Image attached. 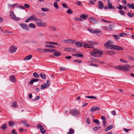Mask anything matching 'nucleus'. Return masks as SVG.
Listing matches in <instances>:
<instances>
[{"mask_svg":"<svg viewBox=\"0 0 134 134\" xmlns=\"http://www.w3.org/2000/svg\"><path fill=\"white\" fill-rule=\"evenodd\" d=\"M108 54L110 55H112L115 54L114 52L110 51H108Z\"/></svg>","mask_w":134,"mask_h":134,"instance_id":"obj_48","label":"nucleus"},{"mask_svg":"<svg viewBox=\"0 0 134 134\" xmlns=\"http://www.w3.org/2000/svg\"><path fill=\"white\" fill-rule=\"evenodd\" d=\"M53 55L54 56L58 57L61 55V53L60 52L57 51L55 49L53 53Z\"/></svg>","mask_w":134,"mask_h":134,"instance_id":"obj_14","label":"nucleus"},{"mask_svg":"<svg viewBox=\"0 0 134 134\" xmlns=\"http://www.w3.org/2000/svg\"><path fill=\"white\" fill-rule=\"evenodd\" d=\"M16 104V102H15L13 103L12 105V106L14 108H16L18 107V106Z\"/></svg>","mask_w":134,"mask_h":134,"instance_id":"obj_41","label":"nucleus"},{"mask_svg":"<svg viewBox=\"0 0 134 134\" xmlns=\"http://www.w3.org/2000/svg\"><path fill=\"white\" fill-rule=\"evenodd\" d=\"M112 25H110L108 27H106L105 29L108 30H112Z\"/></svg>","mask_w":134,"mask_h":134,"instance_id":"obj_34","label":"nucleus"},{"mask_svg":"<svg viewBox=\"0 0 134 134\" xmlns=\"http://www.w3.org/2000/svg\"><path fill=\"white\" fill-rule=\"evenodd\" d=\"M70 113L74 116H77L78 115H80V111L76 109H74L70 111Z\"/></svg>","mask_w":134,"mask_h":134,"instance_id":"obj_4","label":"nucleus"},{"mask_svg":"<svg viewBox=\"0 0 134 134\" xmlns=\"http://www.w3.org/2000/svg\"><path fill=\"white\" fill-rule=\"evenodd\" d=\"M66 13L68 14H71L73 13V12L70 9H68Z\"/></svg>","mask_w":134,"mask_h":134,"instance_id":"obj_44","label":"nucleus"},{"mask_svg":"<svg viewBox=\"0 0 134 134\" xmlns=\"http://www.w3.org/2000/svg\"><path fill=\"white\" fill-rule=\"evenodd\" d=\"M35 21L36 22L39 23L41 22L42 21V20L40 18H37L36 19Z\"/></svg>","mask_w":134,"mask_h":134,"instance_id":"obj_49","label":"nucleus"},{"mask_svg":"<svg viewBox=\"0 0 134 134\" xmlns=\"http://www.w3.org/2000/svg\"><path fill=\"white\" fill-rule=\"evenodd\" d=\"M4 33L5 34H7L8 33L11 34L12 33V32L11 31H5L4 32Z\"/></svg>","mask_w":134,"mask_h":134,"instance_id":"obj_60","label":"nucleus"},{"mask_svg":"<svg viewBox=\"0 0 134 134\" xmlns=\"http://www.w3.org/2000/svg\"><path fill=\"white\" fill-rule=\"evenodd\" d=\"M100 109V108L97 107H94L92 108L90 110L91 112H93L97 110H99Z\"/></svg>","mask_w":134,"mask_h":134,"instance_id":"obj_13","label":"nucleus"},{"mask_svg":"<svg viewBox=\"0 0 134 134\" xmlns=\"http://www.w3.org/2000/svg\"><path fill=\"white\" fill-rule=\"evenodd\" d=\"M73 55L74 56H77L79 57H83V55L82 54H73Z\"/></svg>","mask_w":134,"mask_h":134,"instance_id":"obj_30","label":"nucleus"},{"mask_svg":"<svg viewBox=\"0 0 134 134\" xmlns=\"http://www.w3.org/2000/svg\"><path fill=\"white\" fill-rule=\"evenodd\" d=\"M49 29L50 30H53L54 31H55L56 30V28L55 27L53 26H51L49 27Z\"/></svg>","mask_w":134,"mask_h":134,"instance_id":"obj_33","label":"nucleus"},{"mask_svg":"<svg viewBox=\"0 0 134 134\" xmlns=\"http://www.w3.org/2000/svg\"><path fill=\"white\" fill-rule=\"evenodd\" d=\"M100 128V127L99 126H98L97 127H94L93 129V130L94 131H96L98 130Z\"/></svg>","mask_w":134,"mask_h":134,"instance_id":"obj_45","label":"nucleus"},{"mask_svg":"<svg viewBox=\"0 0 134 134\" xmlns=\"http://www.w3.org/2000/svg\"><path fill=\"white\" fill-rule=\"evenodd\" d=\"M113 36L114 38L117 40H118L120 38V36L119 35L117 36L115 35H113Z\"/></svg>","mask_w":134,"mask_h":134,"instance_id":"obj_28","label":"nucleus"},{"mask_svg":"<svg viewBox=\"0 0 134 134\" xmlns=\"http://www.w3.org/2000/svg\"><path fill=\"white\" fill-rule=\"evenodd\" d=\"M9 125L10 126H13L14 125V124L13 122L12 121H10L8 122Z\"/></svg>","mask_w":134,"mask_h":134,"instance_id":"obj_31","label":"nucleus"},{"mask_svg":"<svg viewBox=\"0 0 134 134\" xmlns=\"http://www.w3.org/2000/svg\"><path fill=\"white\" fill-rule=\"evenodd\" d=\"M50 82L49 80H47V87H48L50 86Z\"/></svg>","mask_w":134,"mask_h":134,"instance_id":"obj_52","label":"nucleus"},{"mask_svg":"<svg viewBox=\"0 0 134 134\" xmlns=\"http://www.w3.org/2000/svg\"><path fill=\"white\" fill-rule=\"evenodd\" d=\"M40 75L41 77L43 79H45L46 78V77L45 75L41 73L40 74Z\"/></svg>","mask_w":134,"mask_h":134,"instance_id":"obj_43","label":"nucleus"},{"mask_svg":"<svg viewBox=\"0 0 134 134\" xmlns=\"http://www.w3.org/2000/svg\"><path fill=\"white\" fill-rule=\"evenodd\" d=\"M65 50L68 51H75V49L72 48H65Z\"/></svg>","mask_w":134,"mask_h":134,"instance_id":"obj_24","label":"nucleus"},{"mask_svg":"<svg viewBox=\"0 0 134 134\" xmlns=\"http://www.w3.org/2000/svg\"><path fill=\"white\" fill-rule=\"evenodd\" d=\"M67 69H66V68L64 67H62L60 69V70L61 71H64L65 70H67Z\"/></svg>","mask_w":134,"mask_h":134,"instance_id":"obj_61","label":"nucleus"},{"mask_svg":"<svg viewBox=\"0 0 134 134\" xmlns=\"http://www.w3.org/2000/svg\"><path fill=\"white\" fill-rule=\"evenodd\" d=\"M87 30L88 31L93 34H96L100 32V30L97 29H96L95 30H93V29H90L89 28H88Z\"/></svg>","mask_w":134,"mask_h":134,"instance_id":"obj_8","label":"nucleus"},{"mask_svg":"<svg viewBox=\"0 0 134 134\" xmlns=\"http://www.w3.org/2000/svg\"><path fill=\"white\" fill-rule=\"evenodd\" d=\"M36 51H39L40 52H43V50L42 49L40 48H37L36 49Z\"/></svg>","mask_w":134,"mask_h":134,"instance_id":"obj_58","label":"nucleus"},{"mask_svg":"<svg viewBox=\"0 0 134 134\" xmlns=\"http://www.w3.org/2000/svg\"><path fill=\"white\" fill-rule=\"evenodd\" d=\"M113 128V125H110L105 129V132H107L109 130L112 129Z\"/></svg>","mask_w":134,"mask_h":134,"instance_id":"obj_23","label":"nucleus"},{"mask_svg":"<svg viewBox=\"0 0 134 134\" xmlns=\"http://www.w3.org/2000/svg\"><path fill=\"white\" fill-rule=\"evenodd\" d=\"M20 25V26L23 29L26 30H28L29 27L27 25L24 23H21Z\"/></svg>","mask_w":134,"mask_h":134,"instance_id":"obj_7","label":"nucleus"},{"mask_svg":"<svg viewBox=\"0 0 134 134\" xmlns=\"http://www.w3.org/2000/svg\"><path fill=\"white\" fill-rule=\"evenodd\" d=\"M130 17H132L134 16V13H128L127 14Z\"/></svg>","mask_w":134,"mask_h":134,"instance_id":"obj_40","label":"nucleus"},{"mask_svg":"<svg viewBox=\"0 0 134 134\" xmlns=\"http://www.w3.org/2000/svg\"><path fill=\"white\" fill-rule=\"evenodd\" d=\"M93 121L94 122L96 123L97 124L99 125L100 124V122L97 119H94Z\"/></svg>","mask_w":134,"mask_h":134,"instance_id":"obj_39","label":"nucleus"},{"mask_svg":"<svg viewBox=\"0 0 134 134\" xmlns=\"http://www.w3.org/2000/svg\"><path fill=\"white\" fill-rule=\"evenodd\" d=\"M31 20H34L35 21L36 18V16L34 15H33L31 17H30Z\"/></svg>","mask_w":134,"mask_h":134,"instance_id":"obj_37","label":"nucleus"},{"mask_svg":"<svg viewBox=\"0 0 134 134\" xmlns=\"http://www.w3.org/2000/svg\"><path fill=\"white\" fill-rule=\"evenodd\" d=\"M90 54L94 57H100L101 55L103 54V52L102 51L100 50H95L94 51L91 52Z\"/></svg>","mask_w":134,"mask_h":134,"instance_id":"obj_2","label":"nucleus"},{"mask_svg":"<svg viewBox=\"0 0 134 134\" xmlns=\"http://www.w3.org/2000/svg\"><path fill=\"white\" fill-rule=\"evenodd\" d=\"M16 47L14 46H12L9 48V51L11 53H14L16 52Z\"/></svg>","mask_w":134,"mask_h":134,"instance_id":"obj_6","label":"nucleus"},{"mask_svg":"<svg viewBox=\"0 0 134 134\" xmlns=\"http://www.w3.org/2000/svg\"><path fill=\"white\" fill-rule=\"evenodd\" d=\"M119 12L120 13L121 15L125 16V13L124 12V11L122 10H119Z\"/></svg>","mask_w":134,"mask_h":134,"instance_id":"obj_51","label":"nucleus"},{"mask_svg":"<svg viewBox=\"0 0 134 134\" xmlns=\"http://www.w3.org/2000/svg\"><path fill=\"white\" fill-rule=\"evenodd\" d=\"M9 80L12 82L15 83L16 81L15 77L14 75H11L9 76Z\"/></svg>","mask_w":134,"mask_h":134,"instance_id":"obj_10","label":"nucleus"},{"mask_svg":"<svg viewBox=\"0 0 134 134\" xmlns=\"http://www.w3.org/2000/svg\"><path fill=\"white\" fill-rule=\"evenodd\" d=\"M46 87H47L46 84L45 83H44L40 87V89H43Z\"/></svg>","mask_w":134,"mask_h":134,"instance_id":"obj_36","label":"nucleus"},{"mask_svg":"<svg viewBox=\"0 0 134 134\" xmlns=\"http://www.w3.org/2000/svg\"><path fill=\"white\" fill-rule=\"evenodd\" d=\"M36 24L38 26H43L46 27L47 26V23L45 22L42 23H36Z\"/></svg>","mask_w":134,"mask_h":134,"instance_id":"obj_15","label":"nucleus"},{"mask_svg":"<svg viewBox=\"0 0 134 134\" xmlns=\"http://www.w3.org/2000/svg\"><path fill=\"white\" fill-rule=\"evenodd\" d=\"M10 15L11 18L13 19L17 20H20V19L19 18H16L14 15V13L13 12H10Z\"/></svg>","mask_w":134,"mask_h":134,"instance_id":"obj_9","label":"nucleus"},{"mask_svg":"<svg viewBox=\"0 0 134 134\" xmlns=\"http://www.w3.org/2000/svg\"><path fill=\"white\" fill-rule=\"evenodd\" d=\"M62 5L64 8H69V7L67 6L66 4L65 3H64L62 4Z\"/></svg>","mask_w":134,"mask_h":134,"instance_id":"obj_50","label":"nucleus"},{"mask_svg":"<svg viewBox=\"0 0 134 134\" xmlns=\"http://www.w3.org/2000/svg\"><path fill=\"white\" fill-rule=\"evenodd\" d=\"M123 68L124 71H129L130 69V65H128L125 66H123Z\"/></svg>","mask_w":134,"mask_h":134,"instance_id":"obj_16","label":"nucleus"},{"mask_svg":"<svg viewBox=\"0 0 134 134\" xmlns=\"http://www.w3.org/2000/svg\"><path fill=\"white\" fill-rule=\"evenodd\" d=\"M76 46L78 47H81L83 45V43L81 42H77L75 44Z\"/></svg>","mask_w":134,"mask_h":134,"instance_id":"obj_19","label":"nucleus"},{"mask_svg":"<svg viewBox=\"0 0 134 134\" xmlns=\"http://www.w3.org/2000/svg\"><path fill=\"white\" fill-rule=\"evenodd\" d=\"M34 76L35 77H40V76L36 72H34L33 74Z\"/></svg>","mask_w":134,"mask_h":134,"instance_id":"obj_42","label":"nucleus"},{"mask_svg":"<svg viewBox=\"0 0 134 134\" xmlns=\"http://www.w3.org/2000/svg\"><path fill=\"white\" fill-rule=\"evenodd\" d=\"M86 98H89V99H97V98L96 97L94 96H86Z\"/></svg>","mask_w":134,"mask_h":134,"instance_id":"obj_35","label":"nucleus"},{"mask_svg":"<svg viewBox=\"0 0 134 134\" xmlns=\"http://www.w3.org/2000/svg\"><path fill=\"white\" fill-rule=\"evenodd\" d=\"M113 42L112 41L109 40L107 41L104 45L106 47L108 46L109 48L116 50H122L123 49V48L119 46L113 45Z\"/></svg>","mask_w":134,"mask_h":134,"instance_id":"obj_1","label":"nucleus"},{"mask_svg":"<svg viewBox=\"0 0 134 134\" xmlns=\"http://www.w3.org/2000/svg\"><path fill=\"white\" fill-rule=\"evenodd\" d=\"M57 4L58 3L57 2H54L53 4L54 6L56 9H58L59 8V6Z\"/></svg>","mask_w":134,"mask_h":134,"instance_id":"obj_32","label":"nucleus"},{"mask_svg":"<svg viewBox=\"0 0 134 134\" xmlns=\"http://www.w3.org/2000/svg\"><path fill=\"white\" fill-rule=\"evenodd\" d=\"M111 113L113 115H115L116 114V111L115 110H113L112 111Z\"/></svg>","mask_w":134,"mask_h":134,"instance_id":"obj_63","label":"nucleus"},{"mask_svg":"<svg viewBox=\"0 0 134 134\" xmlns=\"http://www.w3.org/2000/svg\"><path fill=\"white\" fill-rule=\"evenodd\" d=\"M37 128L38 129H40L41 132L43 133H44L46 132V130L44 129L43 126H41L40 124L37 125Z\"/></svg>","mask_w":134,"mask_h":134,"instance_id":"obj_5","label":"nucleus"},{"mask_svg":"<svg viewBox=\"0 0 134 134\" xmlns=\"http://www.w3.org/2000/svg\"><path fill=\"white\" fill-rule=\"evenodd\" d=\"M74 132V130L72 128H70L69 130V131L67 134H73Z\"/></svg>","mask_w":134,"mask_h":134,"instance_id":"obj_25","label":"nucleus"},{"mask_svg":"<svg viewBox=\"0 0 134 134\" xmlns=\"http://www.w3.org/2000/svg\"><path fill=\"white\" fill-rule=\"evenodd\" d=\"M64 42L68 44L74 43H75V41L71 39H68L64 41Z\"/></svg>","mask_w":134,"mask_h":134,"instance_id":"obj_12","label":"nucleus"},{"mask_svg":"<svg viewBox=\"0 0 134 134\" xmlns=\"http://www.w3.org/2000/svg\"><path fill=\"white\" fill-rule=\"evenodd\" d=\"M40 98V97L39 96H37L35 98L32 99L34 101L37 100Z\"/></svg>","mask_w":134,"mask_h":134,"instance_id":"obj_53","label":"nucleus"},{"mask_svg":"<svg viewBox=\"0 0 134 134\" xmlns=\"http://www.w3.org/2000/svg\"><path fill=\"white\" fill-rule=\"evenodd\" d=\"M29 26L33 28H35L36 27L35 25L33 23H30L29 25Z\"/></svg>","mask_w":134,"mask_h":134,"instance_id":"obj_38","label":"nucleus"},{"mask_svg":"<svg viewBox=\"0 0 134 134\" xmlns=\"http://www.w3.org/2000/svg\"><path fill=\"white\" fill-rule=\"evenodd\" d=\"M127 6L129 7L130 9H134V4L132 3L130 4V3H128L127 4Z\"/></svg>","mask_w":134,"mask_h":134,"instance_id":"obj_20","label":"nucleus"},{"mask_svg":"<svg viewBox=\"0 0 134 134\" xmlns=\"http://www.w3.org/2000/svg\"><path fill=\"white\" fill-rule=\"evenodd\" d=\"M120 7L117 6L116 8L120 10H121L122 8V6L120 4H119Z\"/></svg>","mask_w":134,"mask_h":134,"instance_id":"obj_57","label":"nucleus"},{"mask_svg":"<svg viewBox=\"0 0 134 134\" xmlns=\"http://www.w3.org/2000/svg\"><path fill=\"white\" fill-rule=\"evenodd\" d=\"M116 68L120 70H124L123 66L119 65V66H117Z\"/></svg>","mask_w":134,"mask_h":134,"instance_id":"obj_27","label":"nucleus"},{"mask_svg":"<svg viewBox=\"0 0 134 134\" xmlns=\"http://www.w3.org/2000/svg\"><path fill=\"white\" fill-rule=\"evenodd\" d=\"M75 20L76 21H80V20H82L80 18H75Z\"/></svg>","mask_w":134,"mask_h":134,"instance_id":"obj_59","label":"nucleus"},{"mask_svg":"<svg viewBox=\"0 0 134 134\" xmlns=\"http://www.w3.org/2000/svg\"><path fill=\"white\" fill-rule=\"evenodd\" d=\"M41 10L44 12H48L49 11V9L46 8H42L41 9Z\"/></svg>","mask_w":134,"mask_h":134,"instance_id":"obj_46","label":"nucleus"},{"mask_svg":"<svg viewBox=\"0 0 134 134\" xmlns=\"http://www.w3.org/2000/svg\"><path fill=\"white\" fill-rule=\"evenodd\" d=\"M32 57V55H29L24 58L23 59L24 60L26 61L30 59Z\"/></svg>","mask_w":134,"mask_h":134,"instance_id":"obj_18","label":"nucleus"},{"mask_svg":"<svg viewBox=\"0 0 134 134\" xmlns=\"http://www.w3.org/2000/svg\"><path fill=\"white\" fill-rule=\"evenodd\" d=\"M96 44L95 42L93 41H88L87 43H85L83 47L88 48H92L94 45H95Z\"/></svg>","mask_w":134,"mask_h":134,"instance_id":"obj_3","label":"nucleus"},{"mask_svg":"<svg viewBox=\"0 0 134 134\" xmlns=\"http://www.w3.org/2000/svg\"><path fill=\"white\" fill-rule=\"evenodd\" d=\"M98 4V8L99 9H102L103 8L104 5L103 4V3L101 1L99 2Z\"/></svg>","mask_w":134,"mask_h":134,"instance_id":"obj_17","label":"nucleus"},{"mask_svg":"<svg viewBox=\"0 0 134 134\" xmlns=\"http://www.w3.org/2000/svg\"><path fill=\"white\" fill-rule=\"evenodd\" d=\"M108 7L109 8V9H115V8L114 7V6H112V4L110 2L109 0H108Z\"/></svg>","mask_w":134,"mask_h":134,"instance_id":"obj_11","label":"nucleus"},{"mask_svg":"<svg viewBox=\"0 0 134 134\" xmlns=\"http://www.w3.org/2000/svg\"><path fill=\"white\" fill-rule=\"evenodd\" d=\"M86 122L88 124H89L90 123V122L89 121V118H87L86 120Z\"/></svg>","mask_w":134,"mask_h":134,"instance_id":"obj_64","label":"nucleus"},{"mask_svg":"<svg viewBox=\"0 0 134 134\" xmlns=\"http://www.w3.org/2000/svg\"><path fill=\"white\" fill-rule=\"evenodd\" d=\"M45 47H53L54 48H55V47L51 45H45Z\"/></svg>","mask_w":134,"mask_h":134,"instance_id":"obj_54","label":"nucleus"},{"mask_svg":"<svg viewBox=\"0 0 134 134\" xmlns=\"http://www.w3.org/2000/svg\"><path fill=\"white\" fill-rule=\"evenodd\" d=\"M101 20L104 22H107V23H110L111 22L109 21L106 20L104 19H102Z\"/></svg>","mask_w":134,"mask_h":134,"instance_id":"obj_55","label":"nucleus"},{"mask_svg":"<svg viewBox=\"0 0 134 134\" xmlns=\"http://www.w3.org/2000/svg\"><path fill=\"white\" fill-rule=\"evenodd\" d=\"M88 16V15H86L83 14H82L80 15V17L81 18H83L84 20H86V18Z\"/></svg>","mask_w":134,"mask_h":134,"instance_id":"obj_29","label":"nucleus"},{"mask_svg":"<svg viewBox=\"0 0 134 134\" xmlns=\"http://www.w3.org/2000/svg\"><path fill=\"white\" fill-rule=\"evenodd\" d=\"M39 81L38 79H32L29 82V84L32 85L33 84L34 82L38 81Z\"/></svg>","mask_w":134,"mask_h":134,"instance_id":"obj_21","label":"nucleus"},{"mask_svg":"<svg viewBox=\"0 0 134 134\" xmlns=\"http://www.w3.org/2000/svg\"><path fill=\"white\" fill-rule=\"evenodd\" d=\"M89 19H90V21L92 23H94L96 21V19L95 18L90 17L89 18Z\"/></svg>","mask_w":134,"mask_h":134,"instance_id":"obj_26","label":"nucleus"},{"mask_svg":"<svg viewBox=\"0 0 134 134\" xmlns=\"http://www.w3.org/2000/svg\"><path fill=\"white\" fill-rule=\"evenodd\" d=\"M24 7L26 8H29L30 7V6L29 4L26 3L24 4Z\"/></svg>","mask_w":134,"mask_h":134,"instance_id":"obj_47","label":"nucleus"},{"mask_svg":"<svg viewBox=\"0 0 134 134\" xmlns=\"http://www.w3.org/2000/svg\"><path fill=\"white\" fill-rule=\"evenodd\" d=\"M91 65L92 66H96L97 67H98L99 66V65L98 64H91L89 65Z\"/></svg>","mask_w":134,"mask_h":134,"instance_id":"obj_62","label":"nucleus"},{"mask_svg":"<svg viewBox=\"0 0 134 134\" xmlns=\"http://www.w3.org/2000/svg\"><path fill=\"white\" fill-rule=\"evenodd\" d=\"M7 127V124H4L1 126L0 128L2 130H5Z\"/></svg>","mask_w":134,"mask_h":134,"instance_id":"obj_22","label":"nucleus"},{"mask_svg":"<svg viewBox=\"0 0 134 134\" xmlns=\"http://www.w3.org/2000/svg\"><path fill=\"white\" fill-rule=\"evenodd\" d=\"M74 62H76L81 63V61L78 60H75L73 61Z\"/></svg>","mask_w":134,"mask_h":134,"instance_id":"obj_56","label":"nucleus"}]
</instances>
